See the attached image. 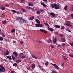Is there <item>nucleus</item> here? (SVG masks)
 Masks as SVG:
<instances>
[{
    "instance_id": "obj_6",
    "label": "nucleus",
    "mask_w": 73,
    "mask_h": 73,
    "mask_svg": "<svg viewBox=\"0 0 73 73\" xmlns=\"http://www.w3.org/2000/svg\"><path fill=\"white\" fill-rule=\"evenodd\" d=\"M50 15H51L53 17H56V14L53 13H50Z\"/></svg>"
},
{
    "instance_id": "obj_14",
    "label": "nucleus",
    "mask_w": 73,
    "mask_h": 73,
    "mask_svg": "<svg viewBox=\"0 0 73 73\" xmlns=\"http://www.w3.org/2000/svg\"><path fill=\"white\" fill-rule=\"evenodd\" d=\"M35 66V64H32L31 65L32 67V69H33L35 68V66Z\"/></svg>"
},
{
    "instance_id": "obj_1",
    "label": "nucleus",
    "mask_w": 73,
    "mask_h": 73,
    "mask_svg": "<svg viewBox=\"0 0 73 73\" xmlns=\"http://www.w3.org/2000/svg\"><path fill=\"white\" fill-rule=\"evenodd\" d=\"M51 7L53 8H54L55 9H58L60 8L59 6L56 3L51 4Z\"/></svg>"
},
{
    "instance_id": "obj_33",
    "label": "nucleus",
    "mask_w": 73,
    "mask_h": 73,
    "mask_svg": "<svg viewBox=\"0 0 73 73\" xmlns=\"http://www.w3.org/2000/svg\"><path fill=\"white\" fill-rule=\"evenodd\" d=\"M21 2H22V3H25V1L24 0H21Z\"/></svg>"
},
{
    "instance_id": "obj_49",
    "label": "nucleus",
    "mask_w": 73,
    "mask_h": 73,
    "mask_svg": "<svg viewBox=\"0 0 73 73\" xmlns=\"http://www.w3.org/2000/svg\"><path fill=\"white\" fill-rule=\"evenodd\" d=\"M24 38H25H25H26L27 37V36L26 35H24V36H23V37Z\"/></svg>"
},
{
    "instance_id": "obj_27",
    "label": "nucleus",
    "mask_w": 73,
    "mask_h": 73,
    "mask_svg": "<svg viewBox=\"0 0 73 73\" xmlns=\"http://www.w3.org/2000/svg\"><path fill=\"white\" fill-rule=\"evenodd\" d=\"M32 57H33V58H35V59H37V57L33 55H32Z\"/></svg>"
},
{
    "instance_id": "obj_42",
    "label": "nucleus",
    "mask_w": 73,
    "mask_h": 73,
    "mask_svg": "<svg viewBox=\"0 0 73 73\" xmlns=\"http://www.w3.org/2000/svg\"><path fill=\"white\" fill-rule=\"evenodd\" d=\"M50 47L51 48H54V46L53 45H50Z\"/></svg>"
},
{
    "instance_id": "obj_36",
    "label": "nucleus",
    "mask_w": 73,
    "mask_h": 73,
    "mask_svg": "<svg viewBox=\"0 0 73 73\" xmlns=\"http://www.w3.org/2000/svg\"><path fill=\"white\" fill-rule=\"evenodd\" d=\"M1 9H2V10H5V7H2L1 8Z\"/></svg>"
},
{
    "instance_id": "obj_11",
    "label": "nucleus",
    "mask_w": 73,
    "mask_h": 73,
    "mask_svg": "<svg viewBox=\"0 0 73 73\" xmlns=\"http://www.w3.org/2000/svg\"><path fill=\"white\" fill-rule=\"evenodd\" d=\"M13 54H14V55H15V56H17H17H18V54H17V53H16V52H13Z\"/></svg>"
},
{
    "instance_id": "obj_21",
    "label": "nucleus",
    "mask_w": 73,
    "mask_h": 73,
    "mask_svg": "<svg viewBox=\"0 0 73 73\" xmlns=\"http://www.w3.org/2000/svg\"><path fill=\"white\" fill-rule=\"evenodd\" d=\"M19 23L21 24H23V23H24L23 22V21L22 20H20L19 21Z\"/></svg>"
},
{
    "instance_id": "obj_23",
    "label": "nucleus",
    "mask_w": 73,
    "mask_h": 73,
    "mask_svg": "<svg viewBox=\"0 0 73 73\" xmlns=\"http://www.w3.org/2000/svg\"><path fill=\"white\" fill-rule=\"evenodd\" d=\"M15 29H13L11 30L12 33H13L14 32H15Z\"/></svg>"
},
{
    "instance_id": "obj_46",
    "label": "nucleus",
    "mask_w": 73,
    "mask_h": 73,
    "mask_svg": "<svg viewBox=\"0 0 73 73\" xmlns=\"http://www.w3.org/2000/svg\"><path fill=\"white\" fill-rule=\"evenodd\" d=\"M37 42H39V43H41V41L37 39L36 40Z\"/></svg>"
},
{
    "instance_id": "obj_7",
    "label": "nucleus",
    "mask_w": 73,
    "mask_h": 73,
    "mask_svg": "<svg viewBox=\"0 0 73 73\" xmlns=\"http://www.w3.org/2000/svg\"><path fill=\"white\" fill-rule=\"evenodd\" d=\"M40 31L41 32H44L45 33H47V31H46L45 30H44L43 29H40Z\"/></svg>"
},
{
    "instance_id": "obj_25",
    "label": "nucleus",
    "mask_w": 73,
    "mask_h": 73,
    "mask_svg": "<svg viewBox=\"0 0 73 73\" xmlns=\"http://www.w3.org/2000/svg\"><path fill=\"white\" fill-rule=\"evenodd\" d=\"M39 27L40 28H42V24H40V23H39Z\"/></svg>"
},
{
    "instance_id": "obj_59",
    "label": "nucleus",
    "mask_w": 73,
    "mask_h": 73,
    "mask_svg": "<svg viewBox=\"0 0 73 73\" xmlns=\"http://www.w3.org/2000/svg\"><path fill=\"white\" fill-rule=\"evenodd\" d=\"M70 45H71V46H73V43H72L71 42L70 43Z\"/></svg>"
},
{
    "instance_id": "obj_8",
    "label": "nucleus",
    "mask_w": 73,
    "mask_h": 73,
    "mask_svg": "<svg viewBox=\"0 0 73 73\" xmlns=\"http://www.w3.org/2000/svg\"><path fill=\"white\" fill-rule=\"evenodd\" d=\"M28 5L30 7H31V6H33L34 5L32 3H31V2H29L28 3Z\"/></svg>"
},
{
    "instance_id": "obj_5",
    "label": "nucleus",
    "mask_w": 73,
    "mask_h": 73,
    "mask_svg": "<svg viewBox=\"0 0 73 73\" xmlns=\"http://www.w3.org/2000/svg\"><path fill=\"white\" fill-rule=\"evenodd\" d=\"M52 65L54 66L57 69H59V67L57 65L54 64H52Z\"/></svg>"
},
{
    "instance_id": "obj_54",
    "label": "nucleus",
    "mask_w": 73,
    "mask_h": 73,
    "mask_svg": "<svg viewBox=\"0 0 73 73\" xmlns=\"http://www.w3.org/2000/svg\"><path fill=\"white\" fill-rule=\"evenodd\" d=\"M64 28H65V27H64V26H62L61 27V29H64Z\"/></svg>"
},
{
    "instance_id": "obj_43",
    "label": "nucleus",
    "mask_w": 73,
    "mask_h": 73,
    "mask_svg": "<svg viewBox=\"0 0 73 73\" xmlns=\"http://www.w3.org/2000/svg\"><path fill=\"white\" fill-rule=\"evenodd\" d=\"M5 16V13L2 14V16L3 17H4Z\"/></svg>"
},
{
    "instance_id": "obj_50",
    "label": "nucleus",
    "mask_w": 73,
    "mask_h": 73,
    "mask_svg": "<svg viewBox=\"0 0 73 73\" xmlns=\"http://www.w3.org/2000/svg\"><path fill=\"white\" fill-rule=\"evenodd\" d=\"M27 8H28V9H31V10H32V8L31 7H28Z\"/></svg>"
},
{
    "instance_id": "obj_64",
    "label": "nucleus",
    "mask_w": 73,
    "mask_h": 73,
    "mask_svg": "<svg viewBox=\"0 0 73 73\" xmlns=\"http://www.w3.org/2000/svg\"><path fill=\"white\" fill-rule=\"evenodd\" d=\"M67 52H68V53H70V50H69L68 49Z\"/></svg>"
},
{
    "instance_id": "obj_12",
    "label": "nucleus",
    "mask_w": 73,
    "mask_h": 73,
    "mask_svg": "<svg viewBox=\"0 0 73 73\" xmlns=\"http://www.w3.org/2000/svg\"><path fill=\"white\" fill-rule=\"evenodd\" d=\"M35 20L36 21V23H38V24H39L40 23V21L39 20L37 19H36Z\"/></svg>"
},
{
    "instance_id": "obj_45",
    "label": "nucleus",
    "mask_w": 73,
    "mask_h": 73,
    "mask_svg": "<svg viewBox=\"0 0 73 73\" xmlns=\"http://www.w3.org/2000/svg\"><path fill=\"white\" fill-rule=\"evenodd\" d=\"M0 41H3V38L2 37H0Z\"/></svg>"
},
{
    "instance_id": "obj_40",
    "label": "nucleus",
    "mask_w": 73,
    "mask_h": 73,
    "mask_svg": "<svg viewBox=\"0 0 73 73\" xmlns=\"http://www.w3.org/2000/svg\"><path fill=\"white\" fill-rule=\"evenodd\" d=\"M39 11L41 12H44V11L42 9H40Z\"/></svg>"
},
{
    "instance_id": "obj_47",
    "label": "nucleus",
    "mask_w": 73,
    "mask_h": 73,
    "mask_svg": "<svg viewBox=\"0 0 73 73\" xmlns=\"http://www.w3.org/2000/svg\"><path fill=\"white\" fill-rule=\"evenodd\" d=\"M2 61H5V62H7V60L5 59H3Z\"/></svg>"
},
{
    "instance_id": "obj_30",
    "label": "nucleus",
    "mask_w": 73,
    "mask_h": 73,
    "mask_svg": "<svg viewBox=\"0 0 73 73\" xmlns=\"http://www.w3.org/2000/svg\"><path fill=\"white\" fill-rule=\"evenodd\" d=\"M33 19H34V17H32L31 18H29V20H32Z\"/></svg>"
},
{
    "instance_id": "obj_32",
    "label": "nucleus",
    "mask_w": 73,
    "mask_h": 73,
    "mask_svg": "<svg viewBox=\"0 0 73 73\" xmlns=\"http://www.w3.org/2000/svg\"><path fill=\"white\" fill-rule=\"evenodd\" d=\"M38 66L39 68L40 69H42V66H41L40 64H39L38 65Z\"/></svg>"
},
{
    "instance_id": "obj_44",
    "label": "nucleus",
    "mask_w": 73,
    "mask_h": 73,
    "mask_svg": "<svg viewBox=\"0 0 73 73\" xmlns=\"http://www.w3.org/2000/svg\"><path fill=\"white\" fill-rule=\"evenodd\" d=\"M52 73H57V72H56V71L54 70L52 71Z\"/></svg>"
},
{
    "instance_id": "obj_20",
    "label": "nucleus",
    "mask_w": 73,
    "mask_h": 73,
    "mask_svg": "<svg viewBox=\"0 0 73 73\" xmlns=\"http://www.w3.org/2000/svg\"><path fill=\"white\" fill-rule=\"evenodd\" d=\"M21 60H20V59H19L18 60H16V62H17L18 63L20 62H21Z\"/></svg>"
},
{
    "instance_id": "obj_37",
    "label": "nucleus",
    "mask_w": 73,
    "mask_h": 73,
    "mask_svg": "<svg viewBox=\"0 0 73 73\" xmlns=\"http://www.w3.org/2000/svg\"><path fill=\"white\" fill-rule=\"evenodd\" d=\"M17 65V63H14L13 64V66H16Z\"/></svg>"
},
{
    "instance_id": "obj_48",
    "label": "nucleus",
    "mask_w": 73,
    "mask_h": 73,
    "mask_svg": "<svg viewBox=\"0 0 73 73\" xmlns=\"http://www.w3.org/2000/svg\"><path fill=\"white\" fill-rule=\"evenodd\" d=\"M48 62H46L45 64V65H48Z\"/></svg>"
},
{
    "instance_id": "obj_39",
    "label": "nucleus",
    "mask_w": 73,
    "mask_h": 73,
    "mask_svg": "<svg viewBox=\"0 0 73 73\" xmlns=\"http://www.w3.org/2000/svg\"><path fill=\"white\" fill-rule=\"evenodd\" d=\"M11 12H14V13H16V11L15 10H11Z\"/></svg>"
},
{
    "instance_id": "obj_15",
    "label": "nucleus",
    "mask_w": 73,
    "mask_h": 73,
    "mask_svg": "<svg viewBox=\"0 0 73 73\" xmlns=\"http://www.w3.org/2000/svg\"><path fill=\"white\" fill-rule=\"evenodd\" d=\"M7 23V21L5 20L3 21L2 22V24H6Z\"/></svg>"
},
{
    "instance_id": "obj_31",
    "label": "nucleus",
    "mask_w": 73,
    "mask_h": 73,
    "mask_svg": "<svg viewBox=\"0 0 73 73\" xmlns=\"http://www.w3.org/2000/svg\"><path fill=\"white\" fill-rule=\"evenodd\" d=\"M36 27H39V23H37L36 24H35Z\"/></svg>"
},
{
    "instance_id": "obj_51",
    "label": "nucleus",
    "mask_w": 73,
    "mask_h": 73,
    "mask_svg": "<svg viewBox=\"0 0 73 73\" xmlns=\"http://www.w3.org/2000/svg\"><path fill=\"white\" fill-rule=\"evenodd\" d=\"M69 56H70V57H72V58H73V55L70 54L69 55Z\"/></svg>"
},
{
    "instance_id": "obj_29",
    "label": "nucleus",
    "mask_w": 73,
    "mask_h": 73,
    "mask_svg": "<svg viewBox=\"0 0 73 73\" xmlns=\"http://www.w3.org/2000/svg\"><path fill=\"white\" fill-rule=\"evenodd\" d=\"M44 24L46 25V26H47V27H49V25H48V23H44Z\"/></svg>"
},
{
    "instance_id": "obj_3",
    "label": "nucleus",
    "mask_w": 73,
    "mask_h": 73,
    "mask_svg": "<svg viewBox=\"0 0 73 73\" xmlns=\"http://www.w3.org/2000/svg\"><path fill=\"white\" fill-rule=\"evenodd\" d=\"M66 23H65V24L66 26L70 27H72V25H71V22H70V21H67Z\"/></svg>"
},
{
    "instance_id": "obj_18",
    "label": "nucleus",
    "mask_w": 73,
    "mask_h": 73,
    "mask_svg": "<svg viewBox=\"0 0 73 73\" xmlns=\"http://www.w3.org/2000/svg\"><path fill=\"white\" fill-rule=\"evenodd\" d=\"M61 40L62 41V42H65V39L64 38H61Z\"/></svg>"
},
{
    "instance_id": "obj_41",
    "label": "nucleus",
    "mask_w": 73,
    "mask_h": 73,
    "mask_svg": "<svg viewBox=\"0 0 73 73\" xmlns=\"http://www.w3.org/2000/svg\"><path fill=\"white\" fill-rule=\"evenodd\" d=\"M59 36H60L61 37H62L64 36V35L63 34H60V35H59Z\"/></svg>"
},
{
    "instance_id": "obj_52",
    "label": "nucleus",
    "mask_w": 73,
    "mask_h": 73,
    "mask_svg": "<svg viewBox=\"0 0 73 73\" xmlns=\"http://www.w3.org/2000/svg\"><path fill=\"white\" fill-rule=\"evenodd\" d=\"M20 43L21 44H23V41H21L20 42Z\"/></svg>"
},
{
    "instance_id": "obj_24",
    "label": "nucleus",
    "mask_w": 73,
    "mask_h": 73,
    "mask_svg": "<svg viewBox=\"0 0 73 73\" xmlns=\"http://www.w3.org/2000/svg\"><path fill=\"white\" fill-rule=\"evenodd\" d=\"M31 10L32 11H33V12H35L36 11V10L35 9L33 8H32Z\"/></svg>"
},
{
    "instance_id": "obj_28",
    "label": "nucleus",
    "mask_w": 73,
    "mask_h": 73,
    "mask_svg": "<svg viewBox=\"0 0 73 73\" xmlns=\"http://www.w3.org/2000/svg\"><path fill=\"white\" fill-rule=\"evenodd\" d=\"M68 6H65L64 7V9L65 10H67V9H68Z\"/></svg>"
},
{
    "instance_id": "obj_62",
    "label": "nucleus",
    "mask_w": 73,
    "mask_h": 73,
    "mask_svg": "<svg viewBox=\"0 0 73 73\" xmlns=\"http://www.w3.org/2000/svg\"><path fill=\"white\" fill-rule=\"evenodd\" d=\"M16 13H17V15H19V14H20V12H17Z\"/></svg>"
},
{
    "instance_id": "obj_34",
    "label": "nucleus",
    "mask_w": 73,
    "mask_h": 73,
    "mask_svg": "<svg viewBox=\"0 0 73 73\" xmlns=\"http://www.w3.org/2000/svg\"><path fill=\"white\" fill-rule=\"evenodd\" d=\"M21 58L22 59H23L24 58H25V56L23 55L21 57Z\"/></svg>"
},
{
    "instance_id": "obj_35",
    "label": "nucleus",
    "mask_w": 73,
    "mask_h": 73,
    "mask_svg": "<svg viewBox=\"0 0 73 73\" xmlns=\"http://www.w3.org/2000/svg\"><path fill=\"white\" fill-rule=\"evenodd\" d=\"M11 57L12 59H13V60H15V57H14L13 55L11 56Z\"/></svg>"
},
{
    "instance_id": "obj_63",
    "label": "nucleus",
    "mask_w": 73,
    "mask_h": 73,
    "mask_svg": "<svg viewBox=\"0 0 73 73\" xmlns=\"http://www.w3.org/2000/svg\"><path fill=\"white\" fill-rule=\"evenodd\" d=\"M71 16L72 18H73V14H71Z\"/></svg>"
},
{
    "instance_id": "obj_38",
    "label": "nucleus",
    "mask_w": 73,
    "mask_h": 73,
    "mask_svg": "<svg viewBox=\"0 0 73 73\" xmlns=\"http://www.w3.org/2000/svg\"><path fill=\"white\" fill-rule=\"evenodd\" d=\"M66 30L68 32H71V31L69 29H67Z\"/></svg>"
},
{
    "instance_id": "obj_22",
    "label": "nucleus",
    "mask_w": 73,
    "mask_h": 73,
    "mask_svg": "<svg viewBox=\"0 0 73 73\" xmlns=\"http://www.w3.org/2000/svg\"><path fill=\"white\" fill-rule=\"evenodd\" d=\"M47 42H48V43H51V42H52V40L50 39V40H48Z\"/></svg>"
},
{
    "instance_id": "obj_4",
    "label": "nucleus",
    "mask_w": 73,
    "mask_h": 73,
    "mask_svg": "<svg viewBox=\"0 0 73 73\" xmlns=\"http://www.w3.org/2000/svg\"><path fill=\"white\" fill-rule=\"evenodd\" d=\"M4 54L5 56H7V55L9 54V51L8 50H6L4 52Z\"/></svg>"
},
{
    "instance_id": "obj_56",
    "label": "nucleus",
    "mask_w": 73,
    "mask_h": 73,
    "mask_svg": "<svg viewBox=\"0 0 73 73\" xmlns=\"http://www.w3.org/2000/svg\"><path fill=\"white\" fill-rule=\"evenodd\" d=\"M36 13H37V14H38L39 15L40 13V12H39L38 11H37V12H36Z\"/></svg>"
},
{
    "instance_id": "obj_61",
    "label": "nucleus",
    "mask_w": 73,
    "mask_h": 73,
    "mask_svg": "<svg viewBox=\"0 0 73 73\" xmlns=\"http://www.w3.org/2000/svg\"><path fill=\"white\" fill-rule=\"evenodd\" d=\"M64 62H63L62 63V66H63L64 65Z\"/></svg>"
},
{
    "instance_id": "obj_9",
    "label": "nucleus",
    "mask_w": 73,
    "mask_h": 73,
    "mask_svg": "<svg viewBox=\"0 0 73 73\" xmlns=\"http://www.w3.org/2000/svg\"><path fill=\"white\" fill-rule=\"evenodd\" d=\"M20 20H22V21H23V22L24 23H26V21H25V19H23L22 17L21 18H20Z\"/></svg>"
},
{
    "instance_id": "obj_16",
    "label": "nucleus",
    "mask_w": 73,
    "mask_h": 73,
    "mask_svg": "<svg viewBox=\"0 0 73 73\" xmlns=\"http://www.w3.org/2000/svg\"><path fill=\"white\" fill-rule=\"evenodd\" d=\"M57 39L56 38H55L54 40H53V43L54 44H56V41H57Z\"/></svg>"
},
{
    "instance_id": "obj_2",
    "label": "nucleus",
    "mask_w": 73,
    "mask_h": 73,
    "mask_svg": "<svg viewBox=\"0 0 73 73\" xmlns=\"http://www.w3.org/2000/svg\"><path fill=\"white\" fill-rule=\"evenodd\" d=\"M6 70H5V67L3 66V65H0V72H6Z\"/></svg>"
},
{
    "instance_id": "obj_58",
    "label": "nucleus",
    "mask_w": 73,
    "mask_h": 73,
    "mask_svg": "<svg viewBox=\"0 0 73 73\" xmlns=\"http://www.w3.org/2000/svg\"><path fill=\"white\" fill-rule=\"evenodd\" d=\"M2 36L3 37H5V35H4V34L3 33L2 34Z\"/></svg>"
},
{
    "instance_id": "obj_57",
    "label": "nucleus",
    "mask_w": 73,
    "mask_h": 73,
    "mask_svg": "<svg viewBox=\"0 0 73 73\" xmlns=\"http://www.w3.org/2000/svg\"><path fill=\"white\" fill-rule=\"evenodd\" d=\"M17 19L16 20V21H17V20H18L19 19H20V17H17Z\"/></svg>"
},
{
    "instance_id": "obj_19",
    "label": "nucleus",
    "mask_w": 73,
    "mask_h": 73,
    "mask_svg": "<svg viewBox=\"0 0 73 73\" xmlns=\"http://www.w3.org/2000/svg\"><path fill=\"white\" fill-rule=\"evenodd\" d=\"M54 27L56 28H60V26H59L58 25H56L54 26Z\"/></svg>"
},
{
    "instance_id": "obj_53",
    "label": "nucleus",
    "mask_w": 73,
    "mask_h": 73,
    "mask_svg": "<svg viewBox=\"0 0 73 73\" xmlns=\"http://www.w3.org/2000/svg\"><path fill=\"white\" fill-rule=\"evenodd\" d=\"M62 46H65V44L64 43L62 44Z\"/></svg>"
},
{
    "instance_id": "obj_55",
    "label": "nucleus",
    "mask_w": 73,
    "mask_h": 73,
    "mask_svg": "<svg viewBox=\"0 0 73 73\" xmlns=\"http://www.w3.org/2000/svg\"><path fill=\"white\" fill-rule=\"evenodd\" d=\"M9 59L10 60H12V58H11V56H10L9 58Z\"/></svg>"
},
{
    "instance_id": "obj_17",
    "label": "nucleus",
    "mask_w": 73,
    "mask_h": 73,
    "mask_svg": "<svg viewBox=\"0 0 73 73\" xmlns=\"http://www.w3.org/2000/svg\"><path fill=\"white\" fill-rule=\"evenodd\" d=\"M19 56L20 57H22V56H24V54L23 53H19Z\"/></svg>"
},
{
    "instance_id": "obj_60",
    "label": "nucleus",
    "mask_w": 73,
    "mask_h": 73,
    "mask_svg": "<svg viewBox=\"0 0 73 73\" xmlns=\"http://www.w3.org/2000/svg\"><path fill=\"white\" fill-rule=\"evenodd\" d=\"M62 58H63L64 59V58H66V57L65 56H62Z\"/></svg>"
},
{
    "instance_id": "obj_26",
    "label": "nucleus",
    "mask_w": 73,
    "mask_h": 73,
    "mask_svg": "<svg viewBox=\"0 0 73 73\" xmlns=\"http://www.w3.org/2000/svg\"><path fill=\"white\" fill-rule=\"evenodd\" d=\"M21 10L22 11H23V12H26V10H25V9L23 8Z\"/></svg>"
},
{
    "instance_id": "obj_10",
    "label": "nucleus",
    "mask_w": 73,
    "mask_h": 73,
    "mask_svg": "<svg viewBox=\"0 0 73 73\" xmlns=\"http://www.w3.org/2000/svg\"><path fill=\"white\" fill-rule=\"evenodd\" d=\"M48 30H50V31H51V32H53L54 31V30H53V29L52 28H48Z\"/></svg>"
},
{
    "instance_id": "obj_13",
    "label": "nucleus",
    "mask_w": 73,
    "mask_h": 73,
    "mask_svg": "<svg viewBox=\"0 0 73 73\" xmlns=\"http://www.w3.org/2000/svg\"><path fill=\"white\" fill-rule=\"evenodd\" d=\"M40 3L41 5H43V6H44V7H46V5H45V4L43 3L42 2H40Z\"/></svg>"
}]
</instances>
